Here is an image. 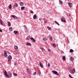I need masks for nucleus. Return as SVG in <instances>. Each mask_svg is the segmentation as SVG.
I'll return each mask as SVG.
<instances>
[{
  "label": "nucleus",
  "mask_w": 78,
  "mask_h": 78,
  "mask_svg": "<svg viewBox=\"0 0 78 78\" xmlns=\"http://www.w3.org/2000/svg\"><path fill=\"white\" fill-rule=\"evenodd\" d=\"M8 59H12V57L10 55L8 57Z\"/></svg>",
  "instance_id": "13"
},
{
  "label": "nucleus",
  "mask_w": 78,
  "mask_h": 78,
  "mask_svg": "<svg viewBox=\"0 0 78 78\" xmlns=\"http://www.w3.org/2000/svg\"><path fill=\"white\" fill-rule=\"evenodd\" d=\"M25 27L26 29H27V27L26 26H25Z\"/></svg>",
  "instance_id": "50"
},
{
  "label": "nucleus",
  "mask_w": 78,
  "mask_h": 78,
  "mask_svg": "<svg viewBox=\"0 0 78 78\" xmlns=\"http://www.w3.org/2000/svg\"><path fill=\"white\" fill-rule=\"evenodd\" d=\"M11 16H12V17H14V18L16 16H15L14 15H12Z\"/></svg>",
  "instance_id": "41"
},
{
  "label": "nucleus",
  "mask_w": 78,
  "mask_h": 78,
  "mask_svg": "<svg viewBox=\"0 0 78 78\" xmlns=\"http://www.w3.org/2000/svg\"><path fill=\"white\" fill-rule=\"evenodd\" d=\"M15 55H17V54H19V52L17 51H16L15 52Z\"/></svg>",
  "instance_id": "18"
},
{
  "label": "nucleus",
  "mask_w": 78,
  "mask_h": 78,
  "mask_svg": "<svg viewBox=\"0 0 78 78\" xmlns=\"http://www.w3.org/2000/svg\"><path fill=\"white\" fill-rule=\"evenodd\" d=\"M30 13H33V11H30Z\"/></svg>",
  "instance_id": "43"
},
{
  "label": "nucleus",
  "mask_w": 78,
  "mask_h": 78,
  "mask_svg": "<svg viewBox=\"0 0 78 78\" xmlns=\"http://www.w3.org/2000/svg\"><path fill=\"white\" fill-rule=\"evenodd\" d=\"M70 59L71 61H73V58L71 57L70 58Z\"/></svg>",
  "instance_id": "29"
},
{
  "label": "nucleus",
  "mask_w": 78,
  "mask_h": 78,
  "mask_svg": "<svg viewBox=\"0 0 78 78\" xmlns=\"http://www.w3.org/2000/svg\"><path fill=\"white\" fill-rule=\"evenodd\" d=\"M14 65L15 66H17V62H15L14 63Z\"/></svg>",
  "instance_id": "28"
},
{
  "label": "nucleus",
  "mask_w": 78,
  "mask_h": 78,
  "mask_svg": "<svg viewBox=\"0 0 78 78\" xmlns=\"http://www.w3.org/2000/svg\"><path fill=\"white\" fill-rule=\"evenodd\" d=\"M47 21H44V23H47Z\"/></svg>",
  "instance_id": "49"
},
{
  "label": "nucleus",
  "mask_w": 78,
  "mask_h": 78,
  "mask_svg": "<svg viewBox=\"0 0 78 78\" xmlns=\"http://www.w3.org/2000/svg\"><path fill=\"white\" fill-rule=\"evenodd\" d=\"M4 56L5 57H7L8 56V55L7 54V53L6 51H5L4 53Z\"/></svg>",
  "instance_id": "4"
},
{
  "label": "nucleus",
  "mask_w": 78,
  "mask_h": 78,
  "mask_svg": "<svg viewBox=\"0 0 78 78\" xmlns=\"http://www.w3.org/2000/svg\"><path fill=\"white\" fill-rule=\"evenodd\" d=\"M32 40L33 42H36V40L34 39H32Z\"/></svg>",
  "instance_id": "35"
},
{
  "label": "nucleus",
  "mask_w": 78,
  "mask_h": 78,
  "mask_svg": "<svg viewBox=\"0 0 78 78\" xmlns=\"http://www.w3.org/2000/svg\"><path fill=\"white\" fill-rule=\"evenodd\" d=\"M8 75V76H9V77H10V78H11V77H12V74H11V73H9Z\"/></svg>",
  "instance_id": "7"
},
{
  "label": "nucleus",
  "mask_w": 78,
  "mask_h": 78,
  "mask_svg": "<svg viewBox=\"0 0 78 78\" xmlns=\"http://www.w3.org/2000/svg\"><path fill=\"white\" fill-rule=\"evenodd\" d=\"M13 8H15V7H17V4H15L12 6Z\"/></svg>",
  "instance_id": "5"
},
{
  "label": "nucleus",
  "mask_w": 78,
  "mask_h": 78,
  "mask_svg": "<svg viewBox=\"0 0 78 78\" xmlns=\"http://www.w3.org/2000/svg\"><path fill=\"white\" fill-rule=\"evenodd\" d=\"M14 18V19H15V20H18V18H17V16H15V18Z\"/></svg>",
  "instance_id": "22"
},
{
  "label": "nucleus",
  "mask_w": 78,
  "mask_h": 78,
  "mask_svg": "<svg viewBox=\"0 0 78 78\" xmlns=\"http://www.w3.org/2000/svg\"><path fill=\"white\" fill-rule=\"evenodd\" d=\"M37 17V15H34L33 16V18L34 19H36Z\"/></svg>",
  "instance_id": "8"
},
{
  "label": "nucleus",
  "mask_w": 78,
  "mask_h": 78,
  "mask_svg": "<svg viewBox=\"0 0 78 78\" xmlns=\"http://www.w3.org/2000/svg\"><path fill=\"white\" fill-rule=\"evenodd\" d=\"M50 63L48 64V67H50Z\"/></svg>",
  "instance_id": "44"
},
{
  "label": "nucleus",
  "mask_w": 78,
  "mask_h": 78,
  "mask_svg": "<svg viewBox=\"0 0 78 78\" xmlns=\"http://www.w3.org/2000/svg\"><path fill=\"white\" fill-rule=\"evenodd\" d=\"M51 41H52V39H51Z\"/></svg>",
  "instance_id": "55"
},
{
  "label": "nucleus",
  "mask_w": 78,
  "mask_h": 78,
  "mask_svg": "<svg viewBox=\"0 0 78 78\" xmlns=\"http://www.w3.org/2000/svg\"><path fill=\"white\" fill-rule=\"evenodd\" d=\"M52 72L55 74V75H59V74L58 73V72L55 71H52Z\"/></svg>",
  "instance_id": "1"
},
{
  "label": "nucleus",
  "mask_w": 78,
  "mask_h": 78,
  "mask_svg": "<svg viewBox=\"0 0 78 78\" xmlns=\"http://www.w3.org/2000/svg\"><path fill=\"white\" fill-rule=\"evenodd\" d=\"M71 78H73V77L71 76Z\"/></svg>",
  "instance_id": "54"
},
{
  "label": "nucleus",
  "mask_w": 78,
  "mask_h": 78,
  "mask_svg": "<svg viewBox=\"0 0 78 78\" xmlns=\"http://www.w3.org/2000/svg\"><path fill=\"white\" fill-rule=\"evenodd\" d=\"M52 45L54 47H56V45H55V44L53 43Z\"/></svg>",
  "instance_id": "31"
},
{
  "label": "nucleus",
  "mask_w": 78,
  "mask_h": 78,
  "mask_svg": "<svg viewBox=\"0 0 78 78\" xmlns=\"http://www.w3.org/2000/svg\"><path fill=\"white\" fill-rule=\"evenodd\" d=\"M24 13H26V12H24Z\"/></svg>",
  "instance_id": "56"
},
{
  "label": "nucleus",
  "mask_w": 78,
  "mask_h": 78,
  "mask_svg": "<svg viewBox=\"0 0 78 78\" xmlns=\"http://www.w3.org/2000/svg\"><path fill=\"white\" fill-rule=\"evenodd\" d=\"M25 8V7L24 6H23L21 7V10H23V9H24Z\"/></svg>",
  "instance_id": "24"
},
{
  "label": "nucleus",
  "mask_w": 78,
  "mask_h": 78,
  "mask_svg": "<svg viewBox=\"0 0 78 78\" xmlns=\"http://www.w3.org/2000/svg\"><path fill=\"white\" fill-rule=\"evenodd\" d=\"M0 22H1V25H3V23H2V21L1 19H0Z\"/></svg>",
  "instance_id": "32"
},
{
  "label": "nucleus",
  "mask_w": 78,
  "mask_h": 78,
  "mask_svg": "<svg viewBox=\"0 0 78 78\" xmlns=\"http://www.w3.org/2000/svg\"><path fill=\"white\" fill-rule=\"evenodd\" d=\"M39 20H41V18H40L39 19Z\"/></svg>",
  "instance_id": "52"
},
{
  "label": "nucleus",
  "mask_w": 78,
  "mask_h": 78,
  "mask_svg": "<svg viewBox=\"0 0 78 78\" xmlns=\"http://www.w3.org/2000/svg\"><path fill=\"white\" fill-rule=\"evenodd\" d=\"M48 51H49V52H51V49H48Z\"/></svg>",
  "instance_id": "36"
},
{
  "label": "nucleus",
  "mask_w": 78,
  "mask_h": 78,
  "mask_svg": "<svg viewBox=\"0 0 78 78\" xmlns=\"http://www.w3.org/2000/svg\"><path fill=\"white\" fill-rule=\"evenodd\" d=\"M15 49H16V50H17L18 49V47L17 46H15L14 47Z\"/></svg>",
  "instance_id": "16"
},
{
  "label": "nucleus",
  "mask_w": 78,
  "mask_h": 78,
  "mask_svg": "<svg viewBox=\"0 0 78 78\" xmlns=\"http://www.w3.org/2000/svg\"><path fill=\"white\" fill-rule=\"evenodd\" d=\"M20 6H23V2H20Z\"/></svg>",
  "instance_id": "11"
},
{
  "label": "nucleus",
  "mask_w": 78,
  "mask_h": 78,
  "mask_svg": "<svg viewBox=\"0 0 78 78\" xmlns=\"http://www.w3.org/2000/svg\"><path fill=\"white\" fill-rule=\"evenodd\" d=\"M2 31H2V30L0 29V32H1V33H2Z\"/></svg>",
  "instance_id": "45"
},
{
  "label": "nucleus",
  "mask_w": 78,
  "mask_h": 78,
  "mask_svg": "<svg viewBox=\"0 0 78 78\" xmlns=\"http://www.w3.org/2000/svg\"><path fill=\"white\" fill-rule=\"evenodd\" d=\"M30 39H34L33 38L31 37L30 38Z\"/></svg>",
  "instance_id": "46"
},
{
  "label": "nucleus",
  "mask_w": 78,
  "mask_h": 78,
  "mask_svg": "<svg viewBox=\"0 0 78 78\" xmlns=\"http://www.w3.org/2000/svg\"><path fill=\"white\" fill-rule=\"evenodd\" d=\"M13 33H14L15 34H18V31H13Z\"/></svg>",
  "instance_id": "14"
},
{
  "label": "nucleus",
  "mask_w": 78,
  "mask_h": 78,
  "mask_svg": "<svg viewBox=\"0 0 78 78\" xmlns=\"http://www.w3.org/2000/svg\"><path fill=\"white\" fill-rule=\"evenodd\" d=\"M62 59L63 61H65V60H66V57L63 56Z\"/></svg>",
  "instance_id": "23"
},
{
  "label": "nucleus",
  "mask_w": 78,
  "mask_h": 78,
  "mask_svg": "<svg viewBox=\"0 0 78 78\" xmlns=\"http://www.w3.org/2000/svg\"><path fill=\"white\" fill-rule=\"evenodd\" d=\"M62 19H64L65 20H66V18H65V17H62Z\"/></svg>",
  "instance_id": "42"
},
{
  "label": "nucleus",
  "mask_w": 78,
  "mask_h": 78,
  "mask_svg": "<svg viewBox=\"0 0 78 78\" xmlns=\"http://www.w3.org/2000/svg\"><path fill=\"white\" fill-rule=\"evenodd\" d=\"M75 72V69H71L70 70V73H74Z\"/></svg>",
  "instance_id": "3"
},
{
  "label": "nucleus",
  "mask_w": 78,
  "mask_h": 78,
  "mask_svg": "<svg viewBox=\"0 0 78 78\" xmlns=\"http://www.w3.org/2000/svg\"><path fill=\"white\" fill-rule=\"evenodd\" d=\"M4 73L5 75L6 76V77H7V78L9 77V76L8 75V74H7V72L6 71H4Z\"/></svg>",
  "instance_id": "2"
},
{
  "label": "nucleus",
  "mask_w": 78,
  "mask_h": 78,
  "mask_svg": "<svg viewBox=\"0 0 78 78\" xmlns=\"http://www.w3.org/2000/svg\"><path fill=\"white\" fill-rule=\"evenodd\" d=\"M59 4L60 5H62V1H61L60 2H59Z\"/></svg>",
  "instance_id": "33"
},
{
  "label": "nucleus",
  "mask_w": 78,
  "mask_h": 78,
  "mask_svg": "<svg viewBox=\"0 0 78 78\" xmlns=\"http://www.w3.org/2000/svg\"><path fill=\"white\" fill-rule=\"evenodd\" d=\"M36 75V72H35L34 73V75Z\"/></svg>",
  "instance_id": "40"
},
{
  "label": "nucleus",
  "mask_w": 78,
  "mask_h": 78,
  "mask_svg": "<svg viewBox=\"0 0 78 78\" xmlns=\"http://www.w3.org/2000/svg\"><path fill=\"white\" fill-rule=\"evenodd\" d=\"M39 65L42 68H43V66H42V63H41V62H39Z\"/></svg>",
  "instance_id": "9"
},
{
  "label": "nucleus",
  "mask_w": 78,
  "mask_h": 78,
  "mask_svg": "<svg viewBox=\"0 0 78 78\" xmlns=\"http://www.w3.org/2000/svg\"><path fill=\"white\" fill-rule=\"evenodd\" d=\"M69 76L70 77V78H71L72 77V76H71V75H69Z\"/></svg>",
  "instance_id": "47"
},
{
  "label": "nucleus",
  "mask_w": 78,
  "mask_h": 78,
  "mask_svg": "<svg viewBox=\"0 0 78 78\" xmlns=\"http://www.w3.org/2000/svg\"><path fill=\"white\" fill-rule=\"evenodd\" d=\"M73 51L72 49H70V51L69 52L70 53H72Z\"/></svg>",
  "instance_id": "27"
},
{
  "label": "nucleus",
  "mask_w": 78,
  "mask_h": 78,
  "mask_svg": "<svg viewBox=\"0 0 78 78\" xmlns=\"http://www.w3.org/2000/svg\"><path fill=\"white\" fill-rule=\"evenodd\" d=\"M38 74L39 75H41V72H40V71H38Z\"/></svg>",
  "instance_id": "39"
},
{
  "label": "nucleus",
  "mask_w": 78,
  "mask_h": 78,
  "mask_svg": "<svg viewBox=\"0 0 78 78\" xmlns=\"http://www.w3.org/2000/svg\"><path fill=\"white\" fill-rule=\"evenodd\" d=\"M54 22L55 23H57V24L58 25H59V23H58L57 22H56V21H55Z\"/></svg>",
  "instance_id": "26"
},
{
  "label": "nucleus",
  "mask_w": 78,
  "mask_h": 78,
  "mask_svg": "<svg viewBox=\"0 0 78 78\" xmlns=\"http://www.w3.org/2000/svg\"><path fill=\"white\" fill-rule=\"evenodd\" d=\"M26 45H29L30 46H31V44L30 43H26Z\"/></svg>",
  "instance_id": "15"
},
{
  "label": "nucleus",
  "mask_w": 78,
  "mask_h": 78,
  "mask_svg": "<svg viewBox=\"0 0 78 78\" xmlns=\"http://www.w3.org/2000/svg\"><path fill=\"white\" fill-rule=\"evenodd\" d=\"M30 38V37L29 36H28L27 37V39H29Z\"/></svg>",
  "instance_id": "30"
},
{
  "label": "nucleus",
  "mask_w": 78,
  "mask_h": 78,
  "mask_svg": "<svg viewBox=\"0 0 78 78\" xmlns=\"http://www.w3.org/2000/svg\"><path fill=\"white\" fill-rule=\"evenodd\" d=\"M40 49L42 50V51H45V49L42 48H40Z\"/></svg>",
  "instance_id": "20"
},
{
  "label": "nucleus",
  "mask_w": 78,
  "mask_h": 78,
  "mask_svg": "<svg viewBox=\"0 0 78 78\" xmlns=\"http://www.w3.org/2000/svg\"><path fill=\"white\" fill-rule=\"evenodd\" d=\"M46 64H47V61H46Z\"/></svg>",
  "instance_id": "53"
},
{
  "label": "nucleus",
  "mask_w": 78,
  "mask_h": 78,
  "mask_svg": "<svg viewBox=\"0 0 78 78\" xmlns=\"http://www.w3.org/2000/svg\"><path fill=\"white\" fill-rule=\"evenodd\" d=\"M28 72L29 73H30V74H31V70L29 69H27Z\"/></svg>",
  "instance_id": "6"
},
{
  "label": "nucleus",
  "mask_w": 78,
  "mask_h": 78,
  "mask_svg": "<svg viewBox=\"0 0 78 78\" xmlns=\"http://www.w3.org/2000/svg\"><path fill=\"white\" fill-rule=\"evenodd\" d=\"M50 39H53L52 37L50 36Z\"/></svg>",
  "instance_id": "38"
},
{
  "label": "nucleus",
  "mask_w": 78,
  "mask_h": 78,
  "mask_svg": "<svg viewBox=\"0 0 78 78\" xmlns=\"http://www.w3.org/2000/svg\"><path fill=\"white\" fill-rule=\"evenodd\" d=\"M43 39H47V38L46 37H44L43 38Z\"/></svg>",
  "instance_id": "37"
},
{
  "label": "nucleus",
  "mask_w": 78,
  "mask_h": 78,
  "mask_svg": "<svg viewBox=\"0 0 78 78\" xmlns=\"http://www.w3.org/2000/svg\"><path fill=\"white\" fill-rule=\"evenodd\" d=\"M61 20L62 22H66V20L63 19L62 18L61 19Z\"/></svg>",
  "instance_id": "12"
},
{
  "label": "nucleus",
  "mask_w": 78,
  "mask_h": 78,
  "mask_svg": "<svg viewBox=\"0 0 78 78\" xmlns=\"http://www.w3.org/2000/svg\"><path fill=\"white\" fill-rule=\"evenodd\" d=\"M68 4L69 6V7H71V5H72V3H71V2H69L68 3Z\"/></svg>",
  "instance_id": "10"
},
{
  "label": "nucleus",
  "mask_w": 78,
  "mask_h": 78,
  "mask_svg": "<svg viewBox=\"0 0 78 78\" xmlns=\"http://www.w3.org/2000/svg\"><path fill=\"white\" fill-rule=\"evenodd\" d=\"M12 8V5L11 4H10L9 5V9H10Z\"/></svg>",
  "instance_id": "17"
},
{
  "label": "nucleus",
  "mask_w": 78,
  "mask_h": 78,
  "mask_svg": "<svg viewBox=\"0 0 78 78\" xmlns=\"http://www.w3.org/2000/svg\"><path fill=\"white\" fill-rule=\"evenodd\" d=\"M13 75L15 76H17V73H13Z\"/></svg>",
  "instance_id": "34"
},
{
  "label": "nucleus",
  "mask_w": 78,
  "mask_h": 78,
  "mask_svg": "<svg viewBox=\"0 0 78 78\" xmlns=\"http://www.w3.org/2000/svg\"><path fill=\"white\" fill-rule=\"evenodd\" d=\"M8 25H9V26H11V23H10L9 22V21H8Z\"/></svg>",
  "instance_id": "19"
},
{
  "label": "nucleus",
  "mask_w": 78,
  "mask_h": 78,
  "mask_svg": "<svg viewBox=\"0 0 78 78\" xmlns=\"http://www.w3.org/2000/svg\"><path fill=\"white\" fill-rule=\"evenodd\" d=\"M8 61H10V60L9 59L8 60Z\"/></svg>",
  "instance_id": "51"
},
{
  "label": "nucleus",
  "mask_w": 78,
  "mask_h": 78,
  "mask_svg": "<svg viewBox=\"0 0 78 78\" xmlns=\"http://www.w3.org/2000/svg\"><path fill=\"white\" fill-rule=\"evenodd\" d=\"M9 29L10 31H12V28L10 27L9 28Z\"/></svg>",
  "instance_id": "21"
},
{
  "label": "nucleus",
  "mask_w": 78,
  "mask_h": 78,
  "mask_svg": "<svg viewBox=\"0 0 78 78\" xmlns=\"http://www.w3.org/2000/svg\"><path fill=\"white\" fill-rule=\"evenodd\" d=\"M43 41H47V39H43Z\"/></svg>",
  "instance_id": "48"
},
{
  "label": "nucleus",
  "mask_w": 78,
  "mask_h": 78,
  "mask_svg": "<svg viewBox=\"0 0 78 78\" xmlns=\"http://www.w3.org/2000/svg\"><path fill=\"white\" fill-rule=\"evenodd\" d=\"M47 28H48V30H51V27H49L48 26H47Z\"/></svg>",
  "instance_id": "25"
}]
</instances>
